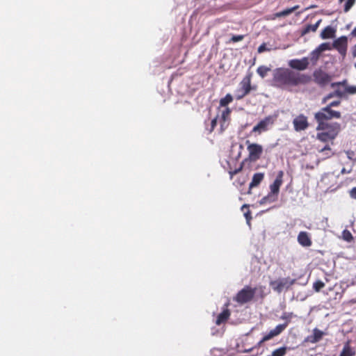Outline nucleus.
<instances>
[{"instance_id": "7c9ffc66", "label": "nucleus", "mask_w": 356, "mask_h": 356, "mask_svg": "<svg viewBox=\"0 0 356 356\" xmlns=\"http://www.w3.org/2000/svg\"><path fill=\"white\" fill-rule=\"evenodd\" d=\"M286 353V348L282 347L275 350L270 356H284Z\"/></svg>"}, {"instance_id": "9d476101", "label": "nucleus", "mask_w": 356, "mask_h": 356, "mask_svg": "<svg viewBox=\"0 0 356 356\" xmlns=\"http://www.w3.org/2000/svg\"><path fill=\"white\" fill-rule=\"evenodd\" d=\"M314 78L315 82L321 86L327 85L332 80L330 75L321 70L314 72Z\"/></svg>"}, {"instance_id": "3c124183", "label": "nucleus", "mask_w": 356, "mask_h": 356, "mask_svg": "<svg viewBox=\"0 0 356 356\" xmlns=\"http://www.w3.org/2000/svg\"><path fill=\"white\" fill-rule=\"evenodd\" d=\"M344 0H339L340 3H342Z\"/></svg>"}, {"instance_id": "7ed1b4c3", "label": "nucleus", "mask_w": 356, "mask_h": 356, "mask_svg": "<svg viewBox=\"0 0 356 356\" xmlns=\"http://www.w3.org/2000/svg\"><path fill=\"white\" fill-rule=\"evenodd\" d=\"M341 113L339 111L333 110L329 106L322 108L319 111L314 114V119L317 123H327L332 119H339Z\"/></svg>"}, {"instance_id": "f257e3e1", "label": "nucleus", "mask_w": 356, "mask_h": 356, "mask_svg": "<svg viewBox=\"0 0 356 356\" xmlns=\"http://www.w3.org/2000/svg\"><path fill=\"white\" fill-rule=\"evenodd\" d=\"M317 124L316 138L323 143L334 140L341 131V124L338 122Z\"/></svg>"}, {"instance_id": "4be33fe9", "label": "nucleus", "mask_w": 356, "mask_h": 356, "mask_svg": "<svg viewBox=\"0 0 356 356\" xmlns=\"http://www.w3.org/2000/svg\"><path fill=\"white\" fill-rule=\"evenodd\" d=\"M319 152L323 154V159L330 158L334 155V152L332 151L331 147L328 145H326Z\"/></svg>"}, {"instance_id": "4c0bfd02", "label": "nucleus", "mask_w": 356, "mask_h": 356, "mask_svg": "<svg viewBox=\"0 0 356 356\" xmlns=\"http://www.w3.org/2000/svg\"><path fill=\"white\" fill-rule=\"evenodd\" d=\"M321 53L318 51H316V49L314 50L312 53V60H318L320 56Z\"/></svg>"}, {"instance_id": "dca6fc26", "label": "nucleus", "mask_w": 356, "mask_h": 356, "mask_svg": "<svg viewBox=\"0 0 356 356\" xmlns=\"http://www.w3.org/2000/svg\"><path fill=\"white\" fill-rule=\"evenodd\" d=\"M230 316V312L228 309H225L221 313H220L216 321V324L220 325L225 323Z\"/></svg>"}, {"instance_id": "423d86ee", "label": "nucleus", "mask_w": 356, "mask_h": 356, "mask_svg": "<svg viewBox=\"0 0 356 356\" xmlns=\"http://www.w3.org/2000/svg\"><path fill=\"white\" fill-rule=\"evenodd\" d=\"M275 121V118L272 115H268L260 120L257 125L252 129V133H255L258 135L263 132L267 131L271 127Z\"/></svg>"}, {"instance_id": "ddd939ff", "label": "nucleus", "mask_w": 356, "mask_h": 356, "mask_svg": "<svg viewBox=\"0 0 356 356\" xmlns=\"http://www.w3.org/2000/svg\"><path fill=\"white\" fill-rule=\"evenodd\" d=\"M310 81L308 76L300 73L291 72V85L305 84Z\"/></svg>"}, {"instance_id": "bb28decb", "label": "nucleus", "mask_w": 356, "mask_h": 356, "mask_svg": "<svg viewBox=\"0 0 356 356\" xmlns=\"http://www.w3.org/2000/svg\"><path fill=\"white\" fill-rule=\"evenodd\" d=\"M231 114V110L229 108L226 107L221 113L220 120L222 121L221 126H223L222 123H225L227 120L229 119V116Z\"/></svg>"}, {"instance_id": "79ce46f5", "label": "nucleus", "mask_w": 356, "mask_h": 356, "mask_svg": "<svg viewBox=\"0 0 356 356\" xmlns=\"http://www.w3.org/2000/svg\"><path fill=\"white\" fill-rule=\"evenodd\" d=\"M217 124V118H215L214 119H213L211 120V131H213L214 129V128L216 127Z\"/></svg>"}, {"instance_id": "f03ea898", "label": "nucleus", "mask_w": 356, "mask_h": 356, "mask_svg": "<svg viewBox=\"0 0 356 356\" xmlns=\"http://www.w3.org/2000/svg\"><path fill=\"white\" fill-rule=\"evenodd\" d=\"M271 85L276 88H285L289 86V70L277 67L273 71Z\"/></svg>"}, {"instance_id": "37998d69", "label": "nucleus", "mask_w": 356, "mask_h": 356, "mask_svg": "<svg viewBox=\"0 0 356 356\" xmlns=\"http://www.w3.org/2000/svg\"><path fill=\"white\" fill-rule=\"evenodd\" d=\"M351 197L356 199V188H353L350 192Z\"/></svg>"}, {"instance_id": "39448f33", "label": "nucleus", "mask_w": 356, "mask_h": 356, "mask_svg": "<svg viewBox=\"0 0 356 356\" xmlns=\"http://www.w3.org/2000/svg\"><path fill=\"white\" fill-rule=\"evenodd\" d=\"M257 288H252L250 286H245L241 291H239L236 296L234 298V300L243 305L250 302L254 297Z\"/></svg>"}, {"instance_id": "c03bdc74", "label": "nucleus", "mask_w": 356, "mask_h": 356, "mask_svg": "<svg viewBox=\"0 0 356 356\" xmlns=\"http://www.w3.org/2000/svg\"><path fill=\"white\" fill-rule=\"evenodd\" d=\"M352 54L354 58L356 57V44L353 46L352 49Z\"/></svg>"}, {"instance_id": "9b49d317", "label": "nucleus", "mask_w": 356, "mask_h": 356, "mask_svg": "<svg viewBox=\"0 0 356 356\" xmlns=\"http://www.w3.org/2000/svg\"><path fill=\"white\" fill-rule=\"evenodd\" d=\"M286 324H280L275 327L273 330H270L268 334H265L262 339L258 342V346H260L264 342L267 341L274 337L280 334L285 328Z\"/></svg>"}, {"instance_id": "5701e85b", "label": "nucleus", "mask_w": 356, "mask_h": 356, "mask_svg": "<svg viewBox=\"0 0 356 356\" xmlns=\"http://www.w3.org/2000/svg\"><path fill=\"white\" fill-rule=\"evenodd\" d=\"M274 49H276V48L273 47V45L264 42L258 47L257 51L259 54H261L264 51H270Z\"/></svg>"}, {"instance_id": "6ab92c4d", "label": "nucleus", "mask_w": 356, "mask_h": 356, "mask_svg": "<svg viewBox=\"0 0 356 356\" xmlns=\"http://www.w3.org/2000/svg\"><path fill=\"white\" fill-rule=\"evenodd\" d=\"M335 29L330 26L325 27L321 33L323 39L332 38L334 37Z\"/></svg>"}, {"instance_id": "a19ab883", "label": "nucleus", "mask_w": 356, "mask_h": 356, "mask_svg": "<svg viewBox=\"0 0 356 356\" xmlns=\"http://www.w3.org/2000/svg\"><path fill=\"white\" fill-rule=\"evenodd\" d=\"M274 288L275 289L280 292L284 288V284L282 282L277 283V286H275Z\"/></svg>"}, {"instance_id": "a211bd4d", "label": "nucleus", "mask_w": 356, "mask_h": 356, "mask_svg": "<svg viewBox=\"0 0 356 356\" xmlns=\"http://www.w3.org/2000/svg\"><path fill=\"white\" fill-rule=\"evenodd\" d=\"M334 91L327 95L323 99V102L326 103L329 99L334 97H337L339 98H343L344 96V93L342 92L341 88H334Z\"/></svg>"}, {"instance_id": "4468645a", "label": "nucleus", "mask_w": 356, "mask_h": 356, "mask_svg": "<svg viewBox=\"0 0 356 356\" xmlns=\"http://www.w3.org/2000/svg\"><path fill=\"white\" fill-rule=\"evenodd\" d=\"M264 178V173H263V172H257V173L254 174L252 181L249 185V189H248V193L251 194L252 188L258 186L261 184V182L263 181Z\"/></svg>"}, {"instance_id": "c85d7f7f", "label": "nucleus", "mask_w": 356, "mask_h": 356, "mask_svg": "<svg viewBox=\"0 0 356 356\" xmlns=\"http://www.w3.org/2000/svg\"><path fill=\"white\" fill-rule=\"evenodd\" d=\"M348 86V81L346 79H344L342 81L334 82L331 83V87L332 88H345Z\"/></svg>"}, {"instance_id": "72a5a7b5", "label": "nucleus", "mask_w": 356, "mask_h": 356, "mask_svg": "<svg viewBox=\"0 0 356 356\" xmlns=\"http://www.w3.org/2000/svg\"><path fill=\"white\" fill-rule=\"evenodd\" d=\"M289 14V8H286L285 10H284L282 12H279V13H275L273 15V19L276 18V17H282V16H286Z\"/></svg>"}, {"instance_id": "cd10ccee", "label": "nucleus", "mask_w": 356, "mask_h": 356, "mask_svg": "<svg viewBox=\"0 0 356 356\" xmlns=\"http://www.w3.org/2000/svg\"><path fill=\"white\" fill-rule=\"evenodd\" d=\"M270 71V68L264 65H261L257 69V74L261 77L264 78L268 72Z\"/></svg>"}, {"instance_id": "2f4dec72", "label": "nucleus", "mask_w": 356, "mask_h": 356, "mask_svg": "<svg viewBox=\"0 0 356 356\" xmlns=\"http://www.w3.org/2000/svg\"><path fill=\"white\" fill-rule=\"evenodd\" d=\"M243 168V162L241 163L239 165L238 168H236L235 170H229V177H230V179H232L233 177H234V175L238 174V172H240Z\"/></svg>"}, {"instance_id": "20e7f679", "label": "nucleus", "mask_w": 356, "mask_h": 356, "mask_svg": "<svg viewBox=\"0 0 356 356\" xmlns=\"http://www.w3.org/2000/svg\"><path fill=\"white\" fill-rule=\"evenodd\" d=\"M283 175L284 173L282 171L278 172L275 181L270 186V193L267 196L261 199V204L274 202L277 199L280 191V187L281 186L283 182Z\"/></svg>"}, {"instance_id": "412c9836", "label": "nucleus", "mask_w": 356, "mask_h": 356, "mask_svg": "<svg viewBox=\"0 0 356 356\" xmlns=\"http://www.w3.org/2000/svg\"><path fill=\"white\" fill-rule=\"evenodd\" d=\"M355 354V352L351 348L349 343L348 342L343 347V349L339 356H354Z\"/></svg>"}, {"instance_id": "a878e982", "label": "nucleus", "mask_w": 356, "mask_h": 356, "mask_svg": "<svg viewBox=\"0 0 356 356\" xmlns=\"http://www.w3.org/2000/svg\"><path fill=\"white\" fill-rule=\"evenodd\" d=\"M341 91L343 93H344L343 98H347L348 95H353L356 93V86H348L345 88H341Z\"/></svg>"}, {"instance_id": "e433bc0d", "label": "nucleus", "mask_w": 356, "mask_h": 356, "mask_svg": "<svg viewBox=\"0 0 356 356\" xmlns=\"http://www.w3.org/2000/svg\"><path fill=\"white\" fill-rule=\"evenodd\" d=\"M244 38L243 35H233L231 38V41L233 42H237L241 41Z\"/></svg>"}, {"instance_id": "f8f14e48", "label": "nucleus", "mask_w": 356, "mask_h": 356, "mask_svg": "<svg viewBox=\"0 0 356 356\" xmlns=\"http://www.w3.org/2000/svg\"><path fill=\"white\" fill-rule=\"evenodd\" d=\"M293 124L295 130L297 131L305 130L309 127L307 118L303 115H300L295 118Z\"/></svg>"}, {"instance_id": "8fccbe9b", "label": "nucleus", "mask_w": 356, "mask_h": 356, "mask_svg": "<svg viewBox=\"0 0 356 356\" xmlns=\"http://www.w3.org/2000/svg\"><path fill=\"white\" fill-rule=\"evenodd\" d=\"M243 207H248V206H247L246 204H244V205L243 206Z\"/></svg>"}, {"instance_id": "09e8293b", "label": "nucleus", "mask_w": 356, "mask_h": 356, "mask_svg": "<svg viewBox=\"0 0 356 356\" xmlns=\"http://www.w3.org/2000/svg\"><path fill=\"white\" fill-rule=\"evenodd\" d=\"M342 173H344L345 172V169L343 168L341 171Z\"/></svg>"}, {"instance_id": "1a4fd4ad", "label": "nucleus", "mask_w": 356, "mask_h": 356, "mask_svg": "<svg viewBox=\"0 0 356 356\" xmlns=\"http://www.w3.org/2000/svg\"><path fill=\"white\" fill-rule=\"evenodd\" d=\"M332 47L336 49L339 54L344 58L346 55V51L348 47V39L346 36H341L335 40Z\"/></svg>"}, {"instance_id": "a18cd8bd", "label": "nucleus", "mask_w": 356, "mask_h": 356, "mask_svg": "<svg viewBox=\"0 0 356 356\" xmlns=\"http://www.w3.org/2000/svg\"><path fill=\"white\" fill-rule=\"evenodd\" d=\"M351 35L353 37H356V27L352 31Z\"/></svg>"}, {"instance_id": "c756f323", "label": "nucleus", "mask_w": 356, "mask_h": 356, "mask_svg": "<svg viewBox=\"0 0 356 356\" xmlns=\"http://www.w3.org/2000/svg\"><path fill=\"white\" fill-rule=\"evenodd\" d=\"M332 45L329 42H325V43L320 44L316 48V51H318L321 54L323 51H324L325 50H330L332 49Z\"/></svg>"}, {"instance_id": "2eb2a0df", "label": "nucleus", "mask_w": 356, "mask_h": 356, "mask_svg": "<svg viewBox=\"0 0 356 356\" xmlns=\"http://www.w3.org/2000/svg\"><path fill=\"white\" fill-rule=\"evenodd\" d=\"M324 335V332L319 330L317 328H315L314 330H313V334L310 336H308L307 338H306V341L307 342H310V343H316L318 342V341H320L323 336Z\"/></svg>"}, {"instance_id": "ea45409f", "label": "nucleus", "mask_w": 356, "mask_h": 356, "mask_svg": "<svg viewBox=\"0 0 356 356\" xmlns=\"http://www.w3.org/2000/svg\"><path fill=\"white\" fill-rule=\"evenodd\" d=\"M340 103H341L340 101H334V102H332L331 103L328 104L326 106H329L330 108H332L334 106H337L339 105Z\"/></svg>"}, {"instance_id": "f704fd0d", "label": "nucleus", "mask_w": 356, "mask_h": 356, "mask_svg": "<svg viewBox=\"0 0 356 356\" xmlns=\"http://www.w3.org/2000/svg\"><path fill=\"white\" fill-rule=\"evenodd\" d=\"M325 284L321 281H316L314 284V289L316 291H319L322 288H323Z\"/></svg>"}, {"instance_id": "c9c22d12", "label": "nucleus", "mask_w": 356, "mask_h": 356, "mask_svg": "<svg viewBox=\"0 0 356 356\" xmlns=\"http://www.w3.org/2000/svg\"><path fill=\"white\" fill-rule=\"evenodd\" d=\"M355 0H347L344 6V11L348 12L350 8L354 5Z\"/></svg>"}, {"instance_id": "de8ad7c7", "label": "nucleus", "mask_w": 356, "mask_h": 356, "mask_svg": "<svg viewBox=\"0 0 356 356\" xmlns=\"http://www.w3.org/2000/svg\"><path fill=\"white\" fill-rule=\"evenodd\" d=\"M295 9V8H291L290 11L291 13Z\"/></svg>"}, {"instance_id": "aec40b11", "label": "nucleus", "mask_w": 356, "mask_h": 356, "mask_svg": "<svg viewBox=\"0 0 356 356\" xmlns=\"http://www.w3.org/2000/svg\"><path fill=\"white\" fill-rule=\"evenodd\" d=\"M321 22V19H319L315 24H313V25L308 24V25H307L304 28V29H302V31L301 32V35H304L308 33L310 31H313V32L316 31Z\"/></svg>"}, {"instance_id": "6e6552de", "label": "nucleus", "mask_w": 356, "mask_h": 356, "mask_svg": "<svg viewBox=\"0 0 356 356\" xmlns=\"http://www.w3.org/2000/svg\"><path fill=\"white\" fill-rule=\"evenodd\" d=\"M248 145L247 149L248 151V158L251 161H257L259 160L263 153V147L257 143H250L249 140L246 141Z\"/></svg>"}, {"instance_id": "0eeeda50", "label": "nucleus", "mask_w": 356, "mask_h": 356, "mask_svg": "<svg viewBox=\"0 0 356 356\" xmlns=\"http://www.w3.org/2000/svg\"><path fill=\"white\" fill-rule=\"evenodd\" d=\"M256 87L251 86L250 76H245L240 83V88L236 91V99L240 100L248 95L252 89H255Z\"/></svg>"}, {"instance_id": "49530a36", "label": "nucleus", "mask_w": 356, "mask_h": 356, "mask_svg": "<svg viewBox=\"0 0 356 356\" xmlns=\"http://www.w3.org/2000/svg\"><path fill=\"white\" fill-rule=\"evenodd\" d=\"M245 179H244V178H243V180H242V181H241V180H240V179H238V184H239V185H241H241H243V184L245 183Z\"/></svg>"}, {"instance_id": "f3484780", "label": "nucleus", "mask_w": 356, "mask_h": 356, "mask_svg": "<svg viewBox=\"0 0 356 356\" xmlns=\"http://www.w3.org/2000/svg\"><path fill=\"white\" fill-rule=\"evenodd\" d=\"M298 240L300 244H301L302 246L308 247L312 244V241L307 233L305 232H302L299 234Z\"/></svg>"}, {"instance_id": "393cba45", "label": "nucleus", "mask_w": 356, "mask_h": 356, "mask_svg": "<svg viewBox=\"0 0 356 356\" xmlns=\"http://www.w3.org/2000/svg\"><path fill=\"white\" fill-rule=\"evenodd\" d=\"M232 101H233V97L232 96V95L227 94L225 97L220 99V102H219L220 106L225 107L229 104L232 102Z\"/></svg>"}, {"instance_id": "473e14b6", "label": "nucleus", "mask_w": 356, "mask_h": 356, "mask_svg": "<svg viewBox=\"0 0 356 356\" xmlns=\"http://www.w3.org/2000/svg\"><path fill=\"white\" fill-rule=\"evenodd\" d=\"M343 238L346 241H351L353 239V237L351 234V233L345 229L342 233Z\"/></svg>"}, {"instance_id": "b1692460", "label": "nucleus", "mask_w": 356, "mask_h": 356, "mask_svg": "<svg viewBox=\"0 0 356 356\" xmlns=\"http://www.w3.org/2000/svg\"><path fill=\"white\" fill-rule=\"evenodd\" d=\"M307 67V63L300 60H291V67L298 70H304Z\"/></svg>"}, {"instance_id": "58836bf2", "label": "nucleus", "mask_w": 356, "mask_h": 356, "mask_svg": "<svg viewBox=\"0 0 356 356\" xmlns=\"http://www.w3.org/2000/svg\"><path fill=\"white\" fill-rule=\"evenodd\" d=\"M247 222L250 225V222L252 219L251 213L250 210H248L247 212L244 213Z\"/></svg>"}]
</instances>
